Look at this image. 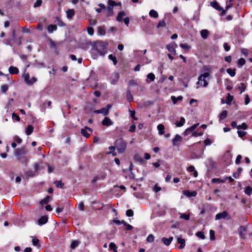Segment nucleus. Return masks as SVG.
Segmentation results:
<instances>
[{"instance_id":"nucleus-61","label":"nucleus","mask_w":252,"mask_h":252,"mask_svg":"<svg viewBox=\"0 0 252 252\" xmlns=\"http://www.w3.org/2000/svg\"><path fill=\"white\" fill-rule=\"evenodd\" d=\"M223 46L224 50L226 51H228L230 50V47L228 45V44L227 43H224Z\"/></svg>"},{"instance_id":"nucleus-8","label":"nucleus","mask_w":252,"mask_h":252,"mask_svg":"<svg viewBox=\"0 0 252 252\" xmlns=\"http://www.w3.org/2000/svg\"><path fill=\"white\" fill-rule=\"evenodd\" d=\"M182 141V137L179 134H176L172 140L174 146L178 147Z\"/></svg>"},{"instance_id":"nucleus-53","label":"nucleus","mask_w":252,"mask_h":252,"mask_svg":"<svg viewBox=\"0 0 252 252\" xmlns=\"http://www.w3.org/2000/svg\"><path fill=\"white\" fill-rule=\"evenodd\" d=\"M242 158V157L241 155H239L237 156L236 159L235 160L236 164L238 165L240 163Z\"/></svg>"},{"instance_id":"nucleus-29","label":"nucleus","mask_w":252,"mask_h":252,"mask_svg":"<svg viewBox=\"0 0 252 252\" xmlns=\"http://www.w3.org/2000/svg\"><path fill=\"white\" fill-rule=\"evenodd\" d=\"M185 123V119L184 117H181L180 118V122H177L175 123L176 126L177 127H181L184 125Z\"/></svg>"},{"instance_id":"nucleus-1","label":"nucleus","mask_w":252,"mask_h":252,"mask_svg":"<svg viewBox=\"0 0 252 252\" xmlns=\"http://www.w3.org/2000/svg\"><path fill=\"white\" fill-rule=\"evenodd\" d=\"M28 151L26 147H22L20 148L16 149L14 152V155L21 162L26 163L28 162V159L26 157H22V156L26 155Z\"/></svg>"},{"instance_id":"nucleus-32","label":"nucleus","mask_w":252,"mask_h":252,"mask_svg":"<svg viewBox=\"0 0 252 252\" xmlns=\"http://www.w3.org/2000/svg\"><path fill=\"white\" fill-rule=\"evenodd\" d=\"M171 100L174 104H175L177 102L178 100H182L183 99V96L180 95L178 97H176L175 96H171Z\"/></svg>"},{"instance_id":"nucleus-42","label":"nucleus","mask_w":252,"mask_h":252,"mask_svg":"<svg viewBox=\"0 0 252 252\" xmlns=\"http://www.w3.org/2000/svg\"><path fill=\"white\" fill-rule=\"evenodd\" d=\"M238 66L241 67L246 63V61L244 58H240L238 61Z\"/></svg>"},{"instance_id":"nucleus-11","label":"nucleus","mask_w":252,"mask_h":252,"mask_svg":"<svg viewBox=\"0 0 252 252\" xmlns=\"http://www.w3.org/2000/svg\"><path fill=\"white\" fill-rule=\"evenodd\" d=\"M228 216V213L224 211L221 213H218L216 215L215 219L216 220H220L222 219H225L227 216Z\"/></svg>"},{"instance_id":"nucleus-25","label":"nucleus","mask_w":252,"mask_h":252,"mask_svg":"<svg viewBox=\"0 0 252 252\" xmlns=\"http://www.w3.org/2000/svg\"><path fill=\"white\" fill-rule=\"evenodd\" d=\"M226 181V179L223 178V179H221L220 178H213L211 180V182L212 183H224Z\"/></svg>"},{"instance_id":"nucleus-44","label":"nucleus","mask_w":252,"mask_h":252,"mask_svg":"<svg viewBox=\"0 0 252 252\" xmlns=\"http://www.w3.org/2000/svg\"><path fill=\"white\" fill-rule=\"evenodd\" d=\"M166 26V24L164 20H162L161 21H159L158 25H157V28H163Z\"/></svg>"},{"instance_id":"nucleus-5","label":"nucleus","mask_w":252,"mask_h":252,"mask_svg":"<svg viewBox=\"0 0 252 252\" xmlns=\"http://www.w3.org/2000/svg\"><path fill=\"white\" fill-rule=\"evenodd\" d=\"M209 76V73L208 72H205L203 74L200 75L198 77V81L197 84H199L202 81L203 82V86L204 87H206L208 85V83L206 80V78Z\"/></svg>"},{"instance_id":"nucleus-58","label":"nucleus","mask_w":252,"mask_h":252,"mask_svg":"<svg viewBox=\"0 0 252 252\" xmlns=\"http://www.w3.org/2000/svg\"><path fill=\"white\" fill-rule=\"evenodd\" d=\"M12 118L13 120H16L17 122H19L20 120V117L14 113L12 114Z\"/></svg>"},{"instance_id":"nucleus-55","label":"nucleus","mask_w":252,"mask_h":252,"mask_svg":"<svg viewBox=\"0 0 252 252\" xmlns=\"http://www.w3.org/2000/svg\"><path fill=\"white\" fill-rule=\"evenodd\" d=\"M126 215L127 217H132L133 216V211L131 209H128L126 212Z\"/></svg>"},{"instance_id":"nucleus-36","label":"nucleus","mask_w":252,"mask_h":252,"mask_svg":"<svg viewBox=\"0 0 252 252\" xmlns=\"http://www.w3.org/2000/svg\"><path fill=\"white\" fill-rule=\"evenodd\" d=\"M235 70L236 69H232L231 68H227L226 69V72H227V73H228L231 77H234L235 74H236V72H235Z\"/></svg>"},{"instance_id":"nucleus-56","label":"nucleus","mask_w":252,"mask_h":252,"mask_svg":"<svg viewBox=\"0 0 252 252\" xmlns=\"http://www.w3.org/2000/svg\"><path fill=\"white\" fill-rule=\"evenodd\" d=\"M210 238L211 240H214L215 238V231L213 230H210Z\"/></svg>"},{"instance_id":"nucleus-12","label":"nucleus","mask_w":252,"mask_h":252,"mask_svg":"<svg viewBox=\"0 0 252 252\" xmlns=\"http://www.w3.org/2000/svg\"><path fill=\"white\" fill-rule=\"evenodd\" d=\"M183 193L185 195L190 197L191 196H195L197 194V193L196 191H190L189 190H184L183 191Z\"/></svg>"},{"instance_id":"nucleus-17","label":"nucleus","mask_w":252,"mask_h":252,"mask_svg":"<svg viewBox=\"0 0 252 252\" xmlns=\"http://www.w3.org/2000/svg\"><path fill=\"white\" fill-rule=\"evenodd\" d=\"M209 34V32L207 30L204 29L200 31L201 36L204 39H207Z\"/></svg>"},{"instance_id":"nucleus-47","label":"nucleus","mask_w":252,"mask_h":252,"mask_svg":"<svg viewBox=\"0 0 252 252\" xmlns=\"http://www.w3.org/2000/svg\"><path fill=\"white\" fill-rule=\"evenodd\" d=\"M100 113L103 114L104 116H106L108 115L109 112L108 111V109L106 108H102L100 109Z\"/></svg>"},{"instance_id":"nucleus-13","label":"nucleus","mask_w":252,"mask_h":252,"mask_svg":"<svg viewBox=\"0 0 252 252\" xmlns=\"http://www.w3.org/2000/svg\"><path fill=\"white\" fill-rule=\"evenodd\" d=\"M102 124L105 126H110L113 124V122L108 117H105L102 121Z\"/></svg>"},{"instance_id":"nucleus-22","label":"nucleus","mask_w":252,"mask_h":252,"mask_svg":"<svg viewBox=\"0 0 252 252\" xmlns=\"http://www.w3.org/2000/svg\"><path fill=\"white\" fill-rule=\"evenodd\" d=\"M57 29V27L55 25H49L47 27L48 32L49 33H52L54 31H56Z\"/></svg>"},{"instance_id":"nucleus-49","label":"nucleus","mask_w":252,"mask_h":252,"mask_svg":"<svg viewBox=\"0 0 252 252\" xmlns=\"http://www.w3.org/2000/svg\"><path fill=\"white\" fill-rule=\"evenodd\" d=\"M180 218L183 219H185V220H189V214H183L180 213Z\"/></svg>"},{"instance_id":"nucleus-6","label":"nucleus","mask_w":252,"mask_h":252,"mask_svg":"<svg viewBox=\"0 0 252 252\" xmlns=\"http://www.w3.org/2000/svg\"><path fill=\"white\" fill-rule=\"evenodd\" d=\"M108 16H112L113 14V9L114 6L117 5V3L113 0H108Z\"/></svg>"},{"instance_id":"nucleus-23","label":"nucleus","mask_w":252,"mask_h":252,"mask_svg":"<svg viewBox=\"0 0 252 252\" xmlns=\"http://www.w3.org/2000/svg\"><path fill=\"white\" fill-rule=\"evenodd\" d=\"M33 130V127L31 125H28L27 128H26L25 133L27 135H31Z\"/></svg>"},{"instance_id":"nucleus-27","label":"nucleus","mask_w":252,"mask_h":252,"mask_svg":"<svg viewBox=\"0 0 252 252\" xmlns=\"http://www.w3.org/2000/svg\"><path fill=\"white\" fill-rule=\"evenodd\" d=\"M149 15L151 17L157 18L158 16V13L155 10H151L149 12Z\"/></svg>"},{"instance_id":"nucleus-35","label":"nucleus","mask_w":252,"mask_h":252,"mask_svg":"<svg viewBox=\"0 0 252 252\" xmlns=\"http://www.w3.org/2000/svg\"><path fill=\"white\" fill-rule=\"evenodd\" d=\"M54 184L58 188H60L61 189H63V188L64 184L62 182L61 180L56 181L54 182Z\"/></svg>"},{"instance_id":"nucleus-20","label":"nucleus","mask_w":252,"mask_h":252,"mask_svg":"<svg viewBox=\"0 0 252 252\" xmlns=\"http://www.w3.org/2000/svg\"><path fill=\"white\" fill-rule=\"evenodd\" d=\"M157 128L158 130V134L159 135H162L164 133L165 127L163 124H159L157 126Z\"/></svg>"},{"instance_id":"nucleus-19","label":"nucleus","mask_w":252,"mask_h":252,"mask_svg":"<svg viewBox=\"0 0 252 252\" xmlns=\"http://www.w3.org/2000/svg\"><path fill=\"white\" fill-rule=\"evenodd\" d=\"M9 72L11 74H16L19 73V70L16 67L11 66L9 68Z\"/></svg>"},{"instance_id":"nucleus-60","label":"nucleus","mask_w":252,"mask_h":252,"mask_svg":"<svg viewBox=\"0 0 252 252\" xmlns=\"http://www.w3.org/2000/svg\"><path fill=\"white\" fill-rule=\"evenodd\" d=\"M32 243L33 245L36 246L38 245V244L39 243V240L38 239L36 238L35 237H34L32 239Z\"/></svg>"},{"instance_id":"nucleus-10","label":"nucleus","mask_w":252,"mask_h":252,"mask_svg":"<svg viewBox=\"0 0 252 252\" xmlns=\"http://www.w3.org/2000/svg\"><path fill=\"white\" fill-rule=\"evenodd\" d=\"M177 46V45L175 43H172L170 44L167 45L166 48L168 51L173 53L174 55L176 54L175 48Z\"/></svg>"},{"instance_id":"nucleus-4","label":"nucleus","mask_w":252,"mask_h":252,"mask_svg":"<svg viewBox=\"0 0 252 252\" xmlns=\"http://www.w3.org/2000/svg\"><path fill=\"white\" fill-rule=\"evenodd\" d=\"M24 78L25 82L28 85H32L37 81V79L35 77H32L30 79V76L29 73H26L24 75Z\"/></svg>"},{"instance_id":"nucleus-48","label":"nucleus","mask_w":252,"mask_h":252,"mask_svg":"<svg viewBox=\"0 0 252 252\" xmlns=\"http://www.w3.org/2000/svg\"><path fill=\"white\" fill-rule=\"evenodd\" d=\"M247 128H248V126L247 125V124L245 123H242V125H239L237 126V129H246Z\"/></svg>"},{"instance_id":"nucleus-21","label":"nucleus","mask_w":252,"mask_h":252,"mask_svg":"<svg viewBox=\"0 0 252 252\" xmlns=\"http://www.w3.org/2000/svg\"><path fill=\"white\" fill-rule=\"evenodd\" d=\"M66 16L68 19H71L75 14V12L73 9H68L66 12Z\"/></svg>"},{"instance_id":"nucleus-16","label":"nucleus","mask_w":252,"mask_h":252,"mask_svg":"<svg viewBox=\"0 0 252 252\" xmlns=\"http://www.w3.org/2000/svg\"><path fill=\"white\" fill-rule=\"evenodd\" d=\"M177 242L180 244V246L179 247V248L180 249H182L185 247V245H186L185 244L186 241L184 239L180 237H178L177 238Z\"/></svg>"},{"instance_id":"nucleus-30","label":"nucleus","mask_w":252,"mask_h":252,"mask_svg":"<svg viewBox=\"0 0 252 252\" xmlns=\"http://www.w3.org/2000/svg\"><path fill=\"white\" fill-rule=\"evenodd\" d=\"M126 15V13L124 11H121L119 13L117 17V20L118 22H121L122 21V18Z\"/></svg>"},{"instance_id":"nucleus-14","label":"nucleus","mask_w":252,"mask_h":252,"mask_svg":"<svg viewBox=\"0 0 252 252\" xmlns=\"http://www.w3.org/2000/svg\"><path fill=\"white\" fill-rule=\"evenodd\" d=\"M198 125H199V123H197V124L193 125V126H190V127H189L187 129H186V130L185 131V132L183 133L184 136L188 135H189V131L190 130L194 131V130L196 128V127H197V126Z\"/></svg>"},{"instance_id":"nucleus-7","label":"nucleus","mask_w":252,"mask_h":252,"mask_svg":"<svg viewBox=\"0 0 252 252\" xmlns=\"http://www.w3.org/2000/svg\"><path fill=\"white\" fill-rule=\"evenodd\" d=\"M211 6H212L213 8H215L219 11H221L222 15H224L225 13V10H223V8L221 7L219 3L216 0H214L212 1L210 3Z\"/></svg>"},{"instance_id":"nucleus-57","label":"nucleus","mask_w":252,"mask_h":252,"mask_svg":"<svg viewBox=\"0 0 252 252\" xmlns=\"http://www.w3.org/2000/svg\"><path fill=\"white\" fill-rule=\"evenodd\" d=\"M237 133L238 134V135L240 137L242 138L243 136H244L247 132L245 131H241V130H238Z\"/></svg>"},{"instance_id":"nucleus-24","label":"nucleus","mask_w":252,"mask_h":252,"mask_svg":"<svg viewBox=\"0 0 252 252\" xmlns=\"http://www.w3.org/2000/svg\"><path fill=\"white\" fill-rule=\"evenodd\" d=\"M227 111L226 110L223 111L219 115L220 121L225 119L227 117Z\"/></svg>"},{"instance_id":"nucleus-64","label":"nucleus","mask_w":252,"mask_h":252,"mask_svg":"<svg viewBox=\"0 0 252 252\" xmlns=\"http://www.w3.org/2000/svg\"><path fill=\"white\" fill-rule=\"evenodd\" d=\"M15 140L19 144H20L22 142V140L18 136H15L14 137Z\"/></svg>"},{"instance_id":"nucleus-52","label":"nucleus","mask_w":252,"mask_h":252,"mask_svg":"<svg viewBox=\"0 0 252 252\" xmlns=\"http://www.w3.org/2000/svg\"><path fill=\"white\" fill-rule=\"evenodd\" d=\"M180 46L185 50H189L190 47L187 44H181Z\"/></svg>"},{"instance_id":"nucleus-28","label":"nucleus","mask_w":252,"mask_h":252,"mask_svg":"<svg viewBox=\"0 0 252 252\" xmlns=\"http://www.w3.org/2000/svg\"><path fill=\"white\" fill-rule=\"evenodd\" d=\"M80 242L79 240H74L72 242L70 247L71 249H74L77 247L80 244Z\"/></svg>"},{"instance_id":"nucleus-2","label":"nucleus","mask_w":252,"mask_h":252,"mask_svg":"<svg viewBox=\"0 0 252 252\" xmlns=\"http://www.w3.org/2000/svg\"><path fill=\"white\" fill-rule=\"evenodd\" d=\"M107 44L103 42H96L93 50L96 51L100 56H104L107 53Z\"/></svg>"},{"instance_id":"nucleus-54","label":"nucleus","mask_w":252,"mask_h":252,"mask_svg":"<svg viewBox=\"0 0 252 252\" xmlns=\"http://www.w3.org/2000/svg\"><path fill=\"white\" fill-rule=\"evenodd\" d=\"M42 0H36L35 3L33 4L34 7H37L40 6L42 4Z\"/></svg>"},{"instance_id":"nucleus-41","label":"nucleus","mask_w":252,"mask_h":252,"mask_svg":"<svg viewBox=\"0 0 252 252\" xmlns=\"http://www.w3.org/2000/svg\"><path fill=\"white\" fill-rule=\"evenodd\" d=\"M134 159L140 163L144 161L143 158L139 155L137 154L134 156Z\"/></svg>"},{"instance_id":"nucleus-50","label":"nucleus","mask_w":252,"mask_h":252,"mask_svg":"<svg viewBox=\"0 0 252 252\" xmlns=\"http://www.w3.org/2000/svg\"><path fill=\"white\" fill-rule=\"evenodd\" d=\"M81 133L82 134V135H83L86 138H88L90 136V134H89L87 132L85 129H81Z\"/></svg>"},{"instance_id":"nucleus-43","label":"nucleus","mask_w":252,"mask_h":252,"mask_svg":"<svg viewBox=\"0 0 252 252\" xmlns=\"http://www.w3.org/2000/svg\"><path fill=\"white\" fill-rule=\"evenodd\" d=\"M252 192V188L248 186L246 187L245 190V193L247 194L248 195H250Z\"/></svg>"},{"instance_id":"nucleus-59","label":"nucleus","mask_w":252,"mask_h":252,"mask_svg":"<svg viewBox=\"0 0 252 252\" xmlns=\"http://www.w3.org/2000/svg\"><path fill=\"white\" fill-rule=\"evenodd\" d=\"M87 31H88V33L90 35H93L94 34V30L92 27H88L87 29Z\"/></svg>"},{"instance_id":"nucleus-18","label":"nucleus","mask_w":252,"mask_h":252,"mask_svg":"<svg viewBox=\"0 0 252 252\" xmlns=\"http://www.w3.org/2000/svg\"><path fill=\"white\" fill-rule=\"evenodd\" d=\"M48 221V217L47 216H42L38 220V223L41 225L45 224Z\"/></svg>"},{"instance_id":"nucleus-46","label":"nucleus","mask_w":252,"mask_h":252,"mask_svg":"<svg viewBox=\"0 0 252 252\" xmlns=\"http://www.w3.org/2000/svg\"><path fill=\"white\" fill-rule=\"evenodd\" d=\"M246 88V86L243 83H241L240 85L238 86V89L241 91V93L244 92Z\"/></svg>"},{"instance_id":"nucleus-51","label":"nucleus","mask_w":252,"mask_h":252,"mask_svg":"<svg viewBox=\"0 0 252 252\" xmlns=\"http://www.w3.org/2000/svg\"><path fill=\"white\" fill-rule=\"evenodd\" d=\"M196 235L201 238V239H204L205 237L203 233L201 231H198L196 233Z\"/></svg>"},{"instance_id":"nucleus-37","label":"nucleus","mask_w":252,"mask_h":252,"mask_svg":"<svg viewBox=\"0 0 252 252\" xmlns=\"http://www.w3.org/2000/svg\"><path fill=\"white\" fill-rule=\"evenodd\" d=\"M233 96L232 95H231L230 94H228L227 96L226 103L227 104L230 105L231 104L232 101L233 100Z\"/></svg>"},{"instance_id":"nucleus-63","label":"nucleus","mask_w":252,"mask_h":252,"mask_svg":"<svg viewBox=\"0 0 252 252\" xmlns=\"http://www.w3.org/2000/svg\"><path fill=\"white\" fill-rule=\"evenodd\" d=\"M136 128V126L134 124L132 125L129 129V131L131 132H133L135 131Z\"/></svg>"},{"instance_id":"nucleus-34","label":"nucleus","mask_w":252,"mask_h":252,"mask_svg":"<svg viewBox=\"0 0 252 252\" xmlns=\"http://www.w3.org/2000/svg\"><path fill=\"white\" fill-rule=\"evenodd\" d=\"M97 32L99 34L103 35L105 34V31L104 27L99 26L97 27Z\"/></svg>"},{"instance_id":"nucleus-15","label":"nucleus","mask_w":252,"mask_h":252,"mask_svg":"<svg viewBox=\"0 0 252 252\" xmlns=\"http://www.w3.org/2000/svg\"><path fill=\"white\" fill-rule=\"evenodd\" d=\"M173 239V237H170L169 238L163 237L161 239V241L166 246H169L171 244Z\"/></svg>"},{"instance_id":"nucleus-26","label":"nucleus","mask_w":252,"mask_h":252,"mask_svg":"<svg viewBox=\"0 0 252 252\" xmlns=\"http://www.w3.org/2000/svg\"><path fill=\"white\" fill-rule=\"evenodd\" d=\"M126 97L128 101L131 102L133 100V95L129 90L127 91L126 94Z\"/></svg>"},{"instance_id":"nucleus-39","label":"nucleus","mask_w":252,"mask_h":252,"mask_svg":"<svg viewBox=\"0 0 252 252\" xmlns=\"http://www.w3.org/2000/svg\"><path fill=\"white\" fill-rule=\"evenodd\" d=\"M155 237L153 234H150L146 239V241L148 243H152L154 241Z\"/></svg>"},{"instance_id":"nucleus-9","label":"nucleus","mask_w":252,"mask_h":252,"mask_svg":"<svg viewBox=\"0 0 252 252\" xmlns=\"http://www.w3.org/2000/svg\"><path fill=\"white\" fill-rule=\"evenodd\" d=\"M247 232V228L244 226H241L238 229V233L241 237L243 239H245V234Z\"/></svg>"},{"instance_id":"nucleus-3","label":"nucleus","mask_w":252,"mask_h":252,"mask_svg":"<svg viewBox=\"0 0 252 252\" xmlns=\"http://www.w3.org/2000/svg\"><path fill=\"white\" fill-rule=\"evenodd\" d=\"M115 147L119 153H123L125 152L127 143L122 138L117 139L115 142Z\"/></svg>"},{"instance_id":"nucleus-45","label":"nucleus","mask_w":252,"mask_h":252,"mask_svg":"<svg viewBox=\"0 0 252 252\" xmlns=\"http://www.w3.org/2000/svg\"><path fill=\"white\" fill-rule=\"evenodd\" d=\"M50 197L49 196H47L45 198L42 199L40 203L41 205H43V204H46L49 202V201Z\"/></svg>"},{"instance_id":"nucleus-40","label":"nucleus","mask_w":252,"mask_h":252,"mask_svg":"<svg viewBox=\"0 0 252 252\" xmlns=\"http://www.w3.org/2000/svg\"><path fill=\"white\" fill-rule=\"evenodd\" d=\"M9 87L7 85H2L0 87L1 92L5 93L8 90Z\"/></svg>"},{"instance_id":"nucleus-38","label":"nucleus","mask_w":252,"mask_h":252,"mask_svg":"<svg viewBox=\"0 0 252 252\" xmlns=\"http://www.w3.org/2000/svg\"><path fill=\"white\" fill-rule=\"evenodd\" d=\"M108 58L109 60L113 61V63L115 65L117 64V60L116 57L115 56H113L112 54H110L108 56Z\"/></svg>"},{"instance_id":"nucleus-33","label":"nucleus","mask_w":252,"mask_h":252,"mask_svg":"<svg viewBox=\"0 0 252 252\" xmlns=\"http://www.w3.org/2000/svg\"><path fill=\"white\" fill-rule=\"evenodd\" d=\"M109 247L110 250H113V252H117V247L115 243L113 242L110 243Z\"/></svg>"},{"instance_id":"nucleus-62","label":"nucleus","mask_w":252,"mask_h":252,"mask_svg":"<svg viewBox=\"0 0 252 252\" xmlns=\"http://www.w3.org/2000/svg\"><path fill=\"white\" fill-rule=\"evenodd\" d=\"M204 143L205 146H209L212 144V141L209 139H206L204 140Z\"/></svg>"},{"instance_id":"nucleus-31","label":"nucleus","mask_w":252,"mask_h":252,"mask_svg":"<svg viewBox=\"0 0 252 252\" xmlns=\"http://www.w3.org/2000/svg\"><path fill=\"white\" fill-rule=\"evenodd\" d=\"M147 79H149L150 80L149 81H148L147 80V82H152V81H154L155 79V75L153 73H149L147 75Z\"/></svg>"}]
</instances>
